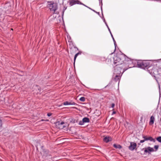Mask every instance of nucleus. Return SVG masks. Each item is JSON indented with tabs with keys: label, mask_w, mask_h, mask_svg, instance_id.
Returning <instances> with one entry per match:
<instances>
[{
	"label": "nucleus",
	"mask_w": 161,
	"mask_h": 161,
	"mask_svg": "<svg viewBox=\"0 0 161 161\" xmlns=\"http://www.w3.org/2000/svg\"><path fill=\"white\" fill-rule=\"evenodd\" d=\"M114 63L116 65H127L132 64L133 62L132 60L126 57L124 54H118L115 55L113 58Z\"/></svg>",
	"instance_id": "1"
},
{
	"label": "nucleus",
	"mask_w": 161,
	"mask_h": 161,
	"mask_svg": "<svg viewBox=\"0 0 161 161\" xmlns=\"http://www.w3.org/2000/svg\"><path fill=\"white\" fill-rule=\"evenodd\" d=\"M134 67L132 65L130 66V65H116L114 67V74L119 75H122V74L128 68Z\"/></svg>",
	"instance_id": "2"
},
{
	"label": "nucleus",
	"mask_w": 161,
	"mask_h": 161,
	"mask_svg": "<svg viewBox=\"0 0 161 161\" xmlns=\"http://www.w3.org/2000/svg\"><path fill=\"white\" fill-rule=\"evenodd\" d=\"M137 66L138 67L145 69L149 68L151 64L148 60H138L137 62Z\"/></svg>",
	"instance_id": "3"
},
{
	"label": "nucleus",
	"mask_w": 161,
	"mask_h": 161,
	"mask_svg": "<svg viewBox=\"0 0 161 161\" xmlns=\"http://www.w3.org/2000/svg\"><path fill=\"white\" fill-rule=\"evenodd\" d=\"M49 8L51 11L55 12L58 9V4L56 3H51L49 5Z\"/></svg>",
	"instance_id": "4"
},
{
	"label": "nucleus",
	"mask_w": 161,
	"mask_h": 161,
	"mask_svg": "<svg viewBox=\"0 0 161 161\" xmlns=\"http://www.w3.org/2000/svg\"><path fill=\"white\" fill-rule=\"evenodd\" d=\"M144 153H148L149 154H150L152 152H154V149L151 147H148L144 149Z\"/></svg>",
	"instance_id": "5"
},
{
	"label": "nucleus",
	"mask_w": 161,
	"mask_h": 161,
	"mask_svg": "<svg viewBox=\"0 0 161 161\" xmlns=\"http://www.w3.org/2000/svg\"><path fill=\"white\" fill-rule=\"evenodd\" d=\"M55 124L57 127L60 129H63L65 127L64 125V122L63 121L57 122Z\"/></svg>",
	"instance_id": "6"
},
{
	"label": "nucleus",
	"mask_w": 161,
	"mask_h": 161,
	"mask_svg": "<svg viewBox=\"0 0 161 161\" xmlns=\"http://www.w3.org/2000/svg\"><path fill=\"white\" fill-rule=\"evenodd\" d=\"M136 146V143L130 142V145L129 146V148L130 150L133 151L135 149Z\"/></svg>",
	"instance_id": "7"
},
{
	"label": "nucleus",
	"mask_w": 161,
	"mask_h": 161,
	"mask_svg": "<svg viewBox=\"0 0 161 161\" xmlns=\"http://www.w3.org/2000/svg\"><path fill=\"white\" fill-rule=\"evenodd\" d=\"M121 76V75L114 74L113 75V77L114 78V79L115 81H117L119 80Z\"/></svg>",
	"instance_id": "8"
},
{
	"label": "nucleus",
	"mask_w": 161,
	"mask_h": 161,
	"mask_svg": "<svg viewBox=\"0 0 161 161\" xmlns=\"http://www.w3.org/2000/svg\"><path fill=\"white\" fill-rule=\"evenodd\" d=\"M80 1L78 0H71L69 2V5L70 6H72L75 4H79Z\"/></svg>",
	"instance_id": "9"
},
{
	"label": "nucleus",
	"mask_w": 161,
	"mask_h": 161,
	"mask_svg": "<svg viewBox=\"0 0 161 161\" xmlns=\"http://www.w3.org/2000/svg\"><path fill=\"white\" fill-rule=\"evenodd\" d=\"M63 104L64 105H76L77 104L72 102H68V101H65L63 103Z\"/></svg>",
	"instance_id": "10"
},
{
	"label": "nucleus",
	"mask_w": 161,
	"mask_h": 161,
	"mask_svg": "<svg viewBox=\"0 0 161 161\" xmlns=\"http://www.w3.org/2000/svg\"><path fill=\"white\" fill-rule=\"evenodd\" d=\"M154 119H155V118H154V116H152L150 118V122L149 123V124L150 125H152L153 124Z\"/></svg>",
	"instance_id": "11"
},
{
	"label": "nucleus",
	"mask_w": 161,
	"mask_h": 161,
	"mask_svg": "<svg viewBox=\"0 0 161 161\" xmlns=\"http://www.w3.org/2000/svg\"><path fill=\"white\" fill-rule=\"evenodd\" d=\"M81 52L80 51L75 55L74 58V64H75V60L76 59L77 57L78 56V55H81Z\"/></svg>",
	"instance_id": "12"
},
{
	"label": "nucleus",
	"mask_w": 161,
	"mask_h": 161,
	"mask_svg": "<svg viewBox=\"0 0 161 161\" xmlns=\"http://www.w3.org/2000/svg\"><path fill=\"white\" fill-rule=\"evenodd\" d=\"M113 146L115 148H118L119 149H120L122 148L121 146L120 145L114 144L113 145Z\"/></svg>",
	"instance_id": "13"
},
{
	"label": "nucleus",
	"mask_w": 161,
	"mask_h": 161,
	"mask_svg": "<svg viewBox=\"0 0 161 161\" xmlns=\"http://www.w3.org/2000/svg\"><path fill=\"white\" fill-rule=\"evenodd\" d=\"M82 120L84 123H88L89 122V119L87 117H85L82 119Z\"/></svg>",
	"instance_id": "14"
},
{
	"label": "nucleus",
	"mask_w": 161,
	"mask_h": 161,
	"mask_svg": "<svg viewBox=\"0 0 161 161\" xmlns=\"http://www.w3.org/2000/svg\"><path fill=\"white\" fill-rule=\"evenodd\" d=\"M103 141L106 142H108L110 140H109V137L106 136L103 138Z\"/></svg>",
	"instance_id": "15"
},
{
	"label": "nucleus",
	"mask_w": 161,
	"mask_h": 161,
	"mask_svg": "<svg viewBox=\"0 0 161 161\" xmlns=\"http://www.w3.org/2000/svg\"><path fill=\"white\" fill-rule=\"evenodd\" d=\"M108 60V61H109L110 60V59L108 58H106L104 57H102L101 58V60L102 61H104L105 60Z\"/></svg>",
	"instance_id": "16"
},
{
	"label": "nucleus",
	"mask_w": 161,
	"mask_h": 161,
	"mask_svg": "<svg viewBox=\"0 0 161 161\" xmlns=\"http://www.w3.org/2000/svg\"><path fill=\"white\" fill-rule=\"evenodd\" d=\"M111 35V36L113 39V41H114V46H115V47H116V41H115V40L114 37H113V36L111 33H111H110Z\"/></svg>",
	"instance_id": "17"
},
{
	"label": "nucleus",
	"mask_w": 161,
	"mask_h": 161,
	"mask_svg": "<svg viewBox=\"0 0 161 161\" xmlns=\"http://www.w3.org/2000/svg\"><path fill=\"white\" fill-rule=\"evenodd\" d=\"M66 8H67V7H65V6L64 7V8H63V10H62V17H63V16L64 15V12L65 11V10L66 9Z\"/></svg>",
	"instance_id": "18"
},
{
	"label": "nucleus",
	"mask_w": 161,
	"mask_h": 161,
	"mask_svg": "<svg viewBox=\"0 0 161 161\" xmlns=\"http://www.w3.org/2000/svg\"><path fill=\"white\" fill-rule=\"evenodd\" d=\"M148 140H150L151 141L154 142L155 141V139H153L152 137L150 136L148 137Z\"/></svg>",
	"instance_id": "19"
},
{
	"label": "nucleus",
	"mask_w": 161,
	"mask_h": 161,
	"mask_svg": "<svg viewBox=\"0 0 161 161\" xmlns=\"http://www.w3.org/2000/svg\"><path fill=\"white\" fill-rule=\"evenodd\" d=\"M85 98L84 97H81L80 99V100L82 102H84L85 101Z\"/></svg>",
	"instance_id": "20"
},
{
	"label": "nucleus",
	"mask_w": 161,
	"mask_h": 161,
	"mask_svg": "<svg viewBox=\"0 0 161 161\" xmlns=\"http://www.w3.org/2000/svg\"><path fill=\"white\" fill-rule=\"evenodd\" d=\"M154 69H152L151 72L150 71V70H148V71L149 72V73L151 74L152 73L154 74L155 73H154Z\"/></svg>",
	"instance_id": "21"
},
{
	"label": "nucleus",
	"mask_w": 161,
	"mask_h": 161,
	"mask_svg": "<svg viewBox=\"0 0 161 161\" xmlns=\"http://www.w3.org/2000/svg\"><path fill=\"white\" fill-rule=\"evenodd\" d=\"M157 140L159 142H161V136H159L157 138Z\"/></svg>",
	"instance_id": "22"
},
{
	"label": "nucleus",
	"mask_w": 161,
	"mask_h": 161,
	"mask_svg": "<svg viewBox=\"0 0 161 161\" xmlns=\"http://www.w3.org/2000/svg\"><path fill=\"white\" fill-rule=\"evenodd\" d=\"M154 148L155 149V150H154V152L156 151L158 149V145H155L154 146Z\"/></svg>",
	"instance_id": "23"
},
{
	"label": "nucleus",
	"mask_w": 161,
	"mask_h": 161,
	"mask_svg": "<svg viewBox=\"0 0 161 161\" xmlns=\"http://www.w3.org/2000/svg\"><path fill=\"white\" fill-rule=\"evenodd\" d=\"M84 124V122L83 120L82 121H80L79 122V124L80 125H83Z\"/></svg>",
	"instance_id": "24"
},
{
	"label": "nucleus",
	"mask_w": 161,
	"mask_h": 161,
	"mask_svg": "<svg viewBox=\"0 0 161 161\" xmlns=\"http://www.w3.org/2000/svg\"><path fill=\"white\" fill-rule=\"evenodd\" d=\"M143 138L144 139V140H145V141L148 140V137L146 136H144Z\"/></svg>",
	"instance_id": "25"
},
{
	"label": "nucleus",
	"mask_w": 161,
	"mask_h": 161,
	"mask_svg": "<svg viewBox=\"0 0 161 161\" xmlns=\"http://www.w3.org/2000/svg\"><path fill=\"white\" fill-rule=\"evenodd\" d=\"M79 3V4L82 5H83V6H85V7H87V8L88 7V6H86V5H85V4H84L83 3H81V2H80V3Z\"/></svg>",
	"instance_id": "26"
},
{
	"label": "nucleus",
	"mask_w": 161,
	"mask_h": 161,
	"mask_svg": "<svg viewBox=\"0 0 161 161\" xmlns=\"http://www.w3.org/2000/svg\"><path fill=\"white\" fill-rule=\"evenodd\" d=\"M99 5L102 6V0H99Z\"/></svg>",
	"instance_id": "27"
},
{
	"label": "nucleus",
	"mask_w": 161,
	"mask_h": 161,
	"mask_svg": "<svg viewBox=\"0 0 161 161\" xmlns=\"http://www.w3.org/2000/svg\"><path fill=\"white\" fill-rule=\"evenodd\" d=\"M112 111H113V113H112V115L113 114H116V112L114 110V109H113L112 110Z\"/></svg>",
	"instance_id": "28"
},
{
	"label": "nucleus",
	"mask_w": 161,
	"mask_h": 161,
	"mask_svg": "<svg viewBox=\"0 0 161 161\" xmlns=\"http://www.w3.org/2000/svg\"><path fill=\"white\" fill-rule=\"evenodd\" d=\"M115 104L114 103H113L111 104V107L112 108H114V107Z\"/></svg>",
	"instance_id": "29"
},
{
	"label": "nucleus",
	"mask_w": 161,
	"mask_h": 161,
	"mask_svg": "<svg viewBox=\"0 0 161 161\" xmlns=\"http://www.w3.org/2000/svg\"><path fill=\"white\" fill-rule=\"evenodd\" d=\"M102 19H103V22L105 23V24L106 23V21H105V20L104 18L103 17V18H102Z\"/></svg>",
	"instance_id": "30"
},
{
	"label": "nucleus",
	"mask_w": 161,
	"mask_h": 161,
	"mask_svg": "<svg viewBox=\"0 0 161 161\" xmlns=\"http://www.w3.org/2000/svg\"><path fill=\"white\" fill-rule=\"evenodd\" d=\"M145 140H144V139L142 140H141L140 141V142L142 143L144 142H145Z\"/></svg>",
	"instance_id": "31"
},
{
	"label": "nucleus",
	"mask_w": 161,
	"mask_h": 161,
	"mask_svg": "<svg viewBox=\"0 0 161 161\" xmlns=\"http://www.w3.org/2000/svg\"><path fill=\"white\" fill-rule=\"evenodd\" d=\"M51 114L50 113H48L47 114V116L49 117V116H50L51 115Z\"/></svg>",
	"instance_id": "32"
},
{
	"label": "nucleus",
	"mask_w": 161,
	"mask_h": 161,
	"mask_svg": "<svg viewBox=\"0 0 161 161\" xmlns=\"http://www.w3.org/2000/svg\"><path fill=\"white\" fill-rule=\"evenodd\" d=\"M2 125V120L0 119V127H1Z\"/></svg>",
	"instance_id": "33"
},
{
	"label": "nucleus",
	"mask_w": 161,
	"mask_h": 161,
	"mask_svg": "<svg viewBox=\"0 0 161 161\" xmlns=\"http://www.w3.org/2000/svg\"><path fill=\"white\" fill-rule=\"evenodd\" d=\"M107 28H108V31H109V32H110V33H111V31H110V29H109V27L108 26H107Z\"/></svg>",
	"instance_id": "34"
},
{
	"label": "nucleus",
	"mask_w": 161,
	"mask_h": 161,
	"mask_svg": "<svg viewBox=\"0 0 161 161\" xmlns=\"http://www.w3.org/2000/svg\"><path fill=\"white\" fill-rule=\"evenodd\" d=\"M37 87H38L37 88L38 89V90L40 91V92L41 91V88H39V86H37Z\"/></svg>",
	"instance_id": "35"
},
{
	"label": "nucleus",
	"mask_w": 161,
	"mask_h": 161,
	"mask_svg": "<svg viewBox=\"0 0 161 161\" xmlns=\"http://www.w3.org/2000/svg\"><path fill=\"white\" fill-rule=\"evenodd\" d=\"M74 48H75V49H76L77 50H78V48L75 46H74Z\"/></svg>",
	"instance_id": "36"
},
{
	"label": "nucleus",
	"mask_w": 161,
	"mask_h": 161,
	"mask_svg": "<svg viewBox=\"0 0 161 161\" xmlns=\"http://www.w3.org/2000/svg\"><path fill=\"white\" fill-rule=\"evenodd\" d=\"M101 11H102V15H103V11H102V6H101Z\"/></svg>",
	"instance_id": "37"
},
{
	"label": "nucleus",
	"mask_w": 161,
	"mask_h": 161,
	"mask_svg": "<svg viewBox=\"0 0 161 161\" xmlns=\"http://www.w3.org/2000/svg\"><path fill=\"white\" fill-rule=\"evenodd\" d=\"M46 156L47 157H50L51 155H50V154H49L47 155H46Z\"/></svg>",
	"instance_id": "38"
},
{
	"label": "nucleus",
	"mask_w": 161,
	"mask_h": 161,
	"mask_svg": "<svg viewBox=\"0 0 161 161\" xmlns=\"http://www.w3.org/2000/svg\"><path fill=\"white\" fill-rule=\"evenodd\" d=\"M96 13H97L98 15H100V13L99 12H96Z\"/></svg>",
	"instance_id": "39"
},
{
	"label": "nucleus",
	"mask_w": 161,
	"mask_h": 161,
	"mask_svg": "<svg viewBox=\"0 0 161 161\" xmlns=\"http://www.w3.org/2000/svg\"><path fill=\"white\" fill-rule=\"evenodd\" d=\"M67 37H68V39H69V40L71 38H70V36H69V37H68V36H67Z\"/></svg>",
	"instance_id": "40"
},
{
	"label": "nucleus",
	"mask_w": 161,
	"mask_h": 161,
	"mask_svg": "<svg viewBox=\"0 0 161 161\" xmlns=\"http://www.w3.org/2000/svg\"><path fill=\"white\" fill-rule=\"evenodd\" d=\"M92 11H94V12H95V13H96V12H96V11L95 10H94L93 9H92Z\"/></svg>",
	"instance_id": "41"
},
{
	"label": "nucleus",
	"mask_w": 161,
	"mask_h": 161,
	"mask_svg": "<svg viewBox=\"0 0 161 161\" xmlns=\"http://www.w3.org/2000/svg\"><path fill=\"white\" fill-rule=\"evenodd\" d=\"M87 8H89V9H91V10H92V8H90V7H87Z\"/></svg>",
	"instance_id": "42"
},
{
	"label": "nucleus",
	"mask_w": 161,
	"mask_h": 161,
	"mask_svg": "<svg viewBox=\"0 0 161 161\" xmlns=\"http://www.w3.org/2000/svg\"><path fill=\"white\" fill-rule=\"evenodd\" d=\"M105 24L106 25V26H107H107H108V25L107 24V23H105Z\"/></svg>",
	"instance_id": "43"
},
{
	"label": "nucleus",
	"mask_w": 161,
	"mask_h": 161,
	"mask_svg": "<svg viewBox=\"0 0 161 161\" xmlns=\"http://www.w3.org/2000/svg\"><path fill=\"white\" fill-rule=\"evenodd\" d=\"M155 1H160L161 2V0H155Z\"/></svg>",
	"instance_id": "44"
}]
</instances>
